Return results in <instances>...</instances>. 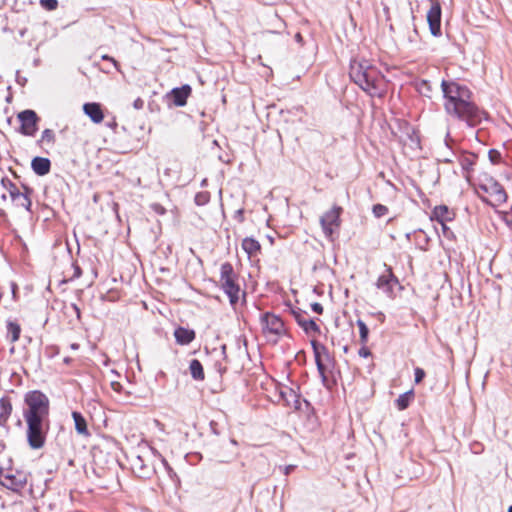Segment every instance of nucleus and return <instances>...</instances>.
Instances as JSON below:
<instances>
[{"label":"nucleus","mask_w":512,"mask_h":512,"mask_svg":"<svg viewBox=\"0 0 512 512\" xmlns=\"http://www.w3.org/2000/svg\"><path fill=\"white\" fill-rule=\"evenodd\" d=\"M441 88L445 98L444 108L448 115L465 121L469 126H476L486 118V112L471 101L472 93L468 87L455 81L442 80Z\"/></svg>","instance_id":"f257e3e1"},{"label":"nucleus","mask_w":512,"mask_h":512,"mask_svg":"<svg viewBox=\"0 0 512 512\" xmlns=\"http://www.w3.org/2000/svg\"><path fill=\"white\" fill-rule=\"evenodd\" d=\"M23 416L27 424V439L33 449L41 448L45 441L44 424L49 416L50 401L39 390L29 391L24 396Z\"/></svg>","instance_id":"f03ea898"},{"label":"nucleus","mask_w":512,"mask_h":512,"mask_svg":"<svg viewBox=\"0 0 512 512\" xmlns=\"http://www.w3.org/2000/svg\"><path fill=\"white\" fill-rule=\"evenodd\" d=\"M349 76L356 85L372 97H382L386 93L387 81L370 60H352Z\"/></svg>","instance_id":"7ed1b4c3"},{"label":"nucleus","mask_w":512,"mask_h":512,"mask_svg":"<svg viewBox=\"0 0 512 512\" xmlns=\"http://www.w3.org/2000/svg\"><path fill=\"white\" fill-rule=\"evenodd\" d=\"M475 190L482 201L493 207H498L507 200V194L503 186L486 173L478 177Z\"/></svg>","instance_id":"20e7f679"},{"label":"nucleus","mask_w":512,"mask_h":512,"mask_svg":"<svg viewBox=\"0 0 512 512\" xmlns=\"http://www.w3.org/2000/svg\"><path fill=\"white\" fill-rule=\"evenodd\" d=\"M260 380V386L263 389L274 390V395H267V399L276 403L281 400L285 402L287 406L298 409L300 407L299 395L289 387H281L277 382L270 378L264 371L262 364L258 365V381Z\"/></svg>","instance_id":"39448f33"},{"label":"nucleus","mask_w":512,"mask_h":512,"mask_svg":"<svg viewBox=\"0 0 512 512\" xmlns=\"http://www.w3.org/2000/svg\"><path fill=\"white\" fill-rule=\"evenodd\" d=\"M261 326L266 341L272 344L277 343L279 338L286 333L282 319L274 314L266 313L261 318Z\"/></svg>","instance_id":"423d86ee"},{"label":"nucleus","mask_w":512,"mask_h":512,"mask_svg":"<svg viewBox=\"0 0 512 512\" xmlns=\"http://www.w3.org/2000/svg\"><path fill=\"white\" fill-rule=\"evenodd\" d=\"M342 208L333 206V208L323 214L320 218V224L326 237L331 238L334 230L340 226V215Z\"/></svg>","instance_id":"0eeeda50"},{"label":"nucleus","mask_w":512,"mask_h":512,"mask_svg":"<svg viewBox=\"0 0 512 512\" xmlns=\"http://www.w3.org/2000/svg\"><path fill=\"white\" fill-rule=\"evenodd\" d=\"M221 282L230 302L234 304L239 299L240 289L238 285L234 283L232 267L229 264H224L221 267Z\"/></svg>","instance_id":"6e6552de"},{"label":"nucleus","mask_w":512,"mask_h":512,"mask_svg":"<svg viewBox=\"0 0 512 512\" xmlns=\"http://www.w3.org/2000/svg\"><path fill=\"white\" fill-rule=\"evenodd\" d=\"M0 482L8 489L19 491L26 485L27 476L23 472L9 470L0 474Z\"/></svg>","instance_id":"1a4fd4ad"},{"label":"nucleus","mask_w":512,"mask_h":512,"mask_svg":"<svg viewBox=\"0 0 512 512\" xmlns=\"http://www.w3.org/2000/svg\"><path fill=\"white\" fill-rule=\"evenodd\" d=\"M385 271L382 273L377 281L376 287L382 290L388 297H393L394 286L399 284L398 278L394 275L392 268L384 264Z\"/></svg>","instance_id":"9d476101"},{"label":"nucleus","mask_w":512,"mask_h":512,"mask_svg":"<svg viewBox=\"0 0 512 512\" xmlns=\"http://www.w3.org/2000/svg\"><path fill=\"white\" fill-rule=\"evenodd\" d=\"M431 7L427 13V21L433 36L441 35V5L438 0H429Z\"/></svg>","instance_id":"9b49d317"},{"label":"nucleus","mask_w":512,"mask_h":512,"mask_svg":"<svg viewBox=\"0 0 512 512\" xmlns=\"http://www.w3.org/2000/svg\"><path fill=\"white\" fill-rule=\"evenodd\" d=\"M21 122V132L24 135L32 136L37 130L38 117L33 110H25L18 114Z\"/></svg>","instance_id":"f8f14e48"},{"label":"nucleus","mask_w":512,"mask_h":512,"mask_svg":"<svg viewBox=\"0 0 512 512\" xmlns=\"http://www.w3.org/2000/svg\"><path fill=\"white\" fill-rule=\"evenodd\" d=\"M315 357V362L317 366V370L322 378L323 381H326V367L323 364L322 357L325 356L328 358V352L324 345L319 344L317 341L311 342Z\"/></svg>","instance_id":"ddd939ff"},{"label":"nucleus","mask_w":512,"mask_h":512,"mask_svg":"<svg viewBox=\"0 0 512 512\" xmlns=\"http://www.w3.org/2000/svg\"><path fill=\"white\" fill-rule=\"evenodd\" d=\"M83 111L85 115H87L91 121L96 124L101 123L104 119V114L99 103H85L83 105Z\"/></svg>","instance_id":"4468645a"},{"label":"nucleus","mask_w":512,"mask_h":512,"mask_svg":"<svg viewBox=\"0 0 512 512\" xmlns=\"http://www.w3.org/2000/svg\"><path fill=\"white\" fill-rule=\"evenodd\" d=\"M453 217L454 213L447 206L440 205L433 209L431 220H436L439 224H443V222L451 221Z\"/></svg>","instance_id":"2eb2a0df"},{"label":"nucleus","mask_w":512,"mask_h":512,"mask_svg":"<svg viewBox=\"0 0 512 512\" xmlns=\"http://www.w3.org/2000/svg\"><path fill=\"white\" fill-rule=\"evenodd\" d=\"M174 336L178 344L186 345L193 341L195 332L184 327H178L174 332Z\"/></svg>","instance_id":"dca6fc26"},{"label":"nucleus","mask_w":512,"mask_h":512,"mask_svg":"<svg viewBox=\"0 0 512 512\" xmlns=\"http://www.w3.org/2000/svg\"><path fill=\"white\" fill-rule=\"evenodd\" d=\"M191 93V87L189 85H183L180 88H175L172 90V95L174 99V103L177 106H184L186 104V100Z\"/></svg>","instance_id":"f3484780"},{"label":"nucleus","mask_w":512,"mask_h":512,"mask_svg":"<svg viewBox=\"0 0 512 512\" xmlns=\"http://www.w3.org/2000/svg\"><path fill=\"white\" fill-rule=\"evenodd\" d=\"M32 168L38 175H46L50 170V161L47 158L36 157L32 160Z\"/></svg>","instance_id":"a211bd4d"},{"label":"nucleus","mask_w":512,"mask_h":512,"mask_svg":"<svg viewBox=\"0 0 512 512\" xmlns=\"http://www.w3.org/2000/svg\"><path fill=\"white\" fill-rule=\"evenodd\" d=\"M256 253V242L253 238H245L241 246V255L245 256L247 260H252Z\"/></svg>","instance_id":"6ab92c4d"},{"label":"nucleus","mask_w":512,"mask_h":512,"mask_svg":"<svg viewBox=\"0 0 512 512\" xmlns=\"http://www.w3.org/2000/svg\"><path fill=\"white\" fill-rule=\"evenodd\" d=\"M296 319H297L298 324L305 330V332H307V333H310V332L319 333L320 332L319 326L313 319L305 318L300 315H297Z\"/></svg>","instance_id":"aec40b11"},{"label":"nucleus","mask_w":512,"mask_h":512,"mask_svg":"<svg viewBox=\"0 0 512 512\" xmlns=\"http://www.w3.org/2000/svg\"><path fill=\"white\" fill-rule=\"evenodd\" d=\"M72 417L75 423V429L77 433L83 436H88L89 431L87 428V422L84 419V417L78 412H73Z\"/></svg>","instance_id":"412c9836"},{"label":"nucleus","mask_w":512,"mask_h":512,"mask_svg":"<svg viewBox=\"0 0 512 512\" xmlns=\"http://www.w3.org/2000/svg\"><path fill=\"white\" fill-rule=\"evenodd\" d=\"M12 412V405L6 398L0 399V423H5Z\"/></svg>","instance_id":"4be33fe9"},{"label":"nucleus","mask_w":512,"mask_h":512,"mask_svg":"<svg viewBox=\"0 0 512 512\" xmlns=\"http://www.w3.org/2000/svg\"><path fill=\"white\" fill-rule=\"evenodd\" d=\"M414 397V393L412 390L405 392L396 399V405L399 410H405Z\"/></svg>","instance_id":"5701e85b"},{"label":"nucleus","mask_w":512,"mask_h":512,"mask_svg":"<svg viewBox=\"0 0 512 512\" xmlns=\"http://www.w3.org/2000/svg\"><path fill=\"white\" fill-rule=\"evenodd\" d=\"M189 368H190V372H191L193 378H195V379H203L204 378L203 368H202L201 363L198 360H196V359L192 360Z\"/></svg>","instance_id":"b1692460"},{"label":"nucleus","mask_w":512,"mask_h":512,"mask_svg":"<svg viewBox=\"0 0 512 512\" xmlns=\"http://www.w3.org/2000/svg\"><path fill=\"white\" fill-rule=\"evenodd\" d=\"M356 323L359 328L360 343L362 345H366V343L368 341L369 329H368L367 325L365 324V322L362 321L361 319H358Z\"/></svg>","instance_id":"393cba45"},{"label":"nucleus","mask_w":512,"mask_h":512,"mask_svg":"<svg viewBox=\"0 0 512 512\" xmlns=\"http://www.w3.org/2000/svg\"><path fill=\"white\" fill-rule=\"evenodd\" d=\"M17 207L29 209L30 200L24 193H16L15 199L12 200Z\"/></svg>","instance_id":"a878e982"},{"label":"nucleus","mask_w":512,"mask_h":512,"mask_svg":"<svg viewBox=\"0 0 512 512\" xmlns=\"http://www.w3.org/2000/svg\"><path fill=\"white\" fill-rule=\"evenodd\" d=\"M417 91L423 96L431 97V83L428 80H421L419 83H417Z\"/></svg>","instance_id":"bb28decb"},{"label":"nucleus","mask_w":512,"mask_h":512,"mask_svg":"<svg viewBox=\"0 0 512 512\" xmlns=\"http://www.w3.org/2000/svg\"><path fill=\"white\" fill-rule=\"evenodd\" d=\"M8 333L11 337L12 342H16L20 336V326L14 322H9L7 325Z\"/></svg>","instance_id":"cd10ccee"},{"label":"nucleus","mask_w":512,"mask_h":512,"mask_svg":"<svg viewBox=\"0 0 512 512\" xmlns=\"http://www.w3.org/2000/svg\"><path fill=\"white\" fill-rule=\"evenodd\" d=\"M54 140V133L50 129H46L42 132L41 141L51 143Z\"/></svg>","instance_id":"c85d7f7f"},{"label":"nucleus","mask_w":512,"mask_h":512,"mask_svg":"<svg viewBox=\"0 0 512 512\" xmlns=\"http://www.w3.org/2000/svg\"><path fill=\"white\" fill-rule=\"evenodd\" d=\"M373 212L377 217H382L387 213V208L384 205L377 204L373 207Z\"/></svg>","instance_id":"c756f323"},{"label":"nucleus","mask_w":512,"mask_h":512,"mask_svg":"<svg viewBox=\"0 0 512 512\" xmlns=\"http://www.w3.org/2000/svg\"><path fill=\"white\" fill-rule=\"evenodd\" d=\"M40 3L48 10H54L57 7V0H40Z\"/></svg>","instance_id":"7c9ffc66"},{"label":"nucleus","mask_w":512,"mask_h":512,"mask_svg":"<svg viewBox=\"0 0 512 512\" xmlns=\"http://www.w3.org/2000/svg\"><path fill=\"white\" fill-rule=\"evenodd\" d=\"M425 377V371L422 368H415V382L420 383Z\"/></svg>","instance_id":"2f4dec72"},{"label":"nucleus","mask_w":512,"mask_h":512,"mask_svg":"<svg viewBox=\"0 0 512 512\" xmlns=\"http://www.w3.org/2000/svg\"><path fill=\"white\" fill-rule=\"evenodd\" d=\"M272 17V21H273V25H274V28L276 30L280 29L282 26H283V22L282 20L279 18V16L277 14H272L271 15Z\"/></svg>","instance_id":"473e14b6"},{"label":"nucleus","mask_w":512,"mask_h":512,"mask_svg":"<svg viewBox=\"0 0 512 512\" xmlns=\"http://www.w3.org/2000/svg\"><path fill=\"white\" fill-rule=\"evenodd\" d=\"M489 158L492 163H498L500 159V153L496 150L489 151Z\"/></svg>","instance_id":"72a5a7b5"},{"label":"nucleus","mask_w":512,"mask_h":512,"mask_svg":"<svg viewBox=\"0 0 512 512\" xmlns=\"http://www.w3.org/2000/svg\"><path fill=\"white\" fill-rule=\"evenodd\" d=\"M262 69H263V71L260 72V74L262 77L266 78V81H268L269 77L272 76V70L265 65H262Z\"/></svg>","instance_id":"f704fd0d"},{"label":"nucleus","mask_w":512,"mask_h":512,"mask_svg":"<svg viewBox=\"0 0 512 512\" xmlns=\"http://www.w3.org/2000/svg\"><path fill=\"white\" fill-rule=\"evenodd\" d=\"M311 308L317 314H322L323 313V306L320 303H318V302L312 303L311 304Z\"/></svg>","instance_id":"c9c22d12"},{"label":"nucleus","mask_w":512,"mask_h":512,"mask_svg":"<svg viewBox=\"0 0 512 512\" xmlns=\"http://www.w3.org/2000/svg\"><path fill=\"white\" fill-rule=\"evenodd\" d=\"M472 165L473 162L467 157L461 160V166L464 170H468Z\"/></svg>","instance_id":"e433bc0d"},{"label":"nucleus","mask_w":512,"mask_h":512,"mask_svg":"<svg viewBox=\"0 0 512 512\" xmlns=\"http://www.w3.org/2000/svg\"><path fill=\"white\" fill-rule=\"evenodd\" d=\"M358 354H359V356L366 358V357L370 356L371 352L365 345H363V347L360 348Z\"/></svg>","instance_id":"4c0bfd02"},{"label":"nucleus","mask_w":512,"mask_h":512,"mask_svg":"<svg viewBox=\"0 0 512 512\" xmlns=\"http://www.w3.org/2000/svg\"><path fill=\"white\" fill-rule=\"evenodd\" d=\"M16 193H21V192L16 187L12 186L9 189V196H10L11 200L15 199Z\"/></svg>","instance_id":"58836bf2"},{"label":"nucleus","mask_w":512,"mask_h":512,"mask_svg":"<svg viewBox=\"0 0 512 512\" xmlns=\"http://www.w3.org/2000/svg\"><path fill=\"white\" fill-rule=\"evenodd\" d=\"M261 389H262V391H263V392H262V396H263L267 401H269V400L267 399V395H274V393H275L273 389L266 390V389H263L262 387H261Z\"/></svg>","instance_id":"ea45409f"},{"label":"nucleus","mask_w":512,"mask_h":512,"mask_svg":"<svg viewBox=\"0 0 512 512\" xmlns=\"http://www.w3.org/2000/svg\"><path fill=\"white\" fill-rule=\"evenodd\" d=\"M294 38L298 43H302L303 41L302 35L300 33H296Z\"/></svg>","instance_id":"a19ab883"},{"label":"nucleus","mask_w":512,"mask_h":512,"mask_svg":"<svg viewBox=\"0 0 512 512\" xmlns=\"http://www.w3.org/2000/svg\"><path fill=\"white\" fill-rule=\"evenodd\" d=\"M294 469V466L289 465L285 467V474H289Z\"/></svg>","instance_id":"79ce46f5"},{"label":"nucleus","mask_w":512,"mask_h":512,"mask_svg":"<svg viewBox=\"0 0 512 512\" xmlns=\"http://www.w3.org/2000/svg\"><path fill=\"white\" fill-rule=\"evenodd\" d=\"M440 225L443 229L444 234H446V232L449 230L448 227L446 226V222H443V224H440Z\"/></svg>","instance_id":"37998d69"},{"label":"nucleus","mask_w":512,"mask_h":512,"mask_svg":"<svg viewBox=\"0 0 512 512\" xmlns=\"http://www.w3.org/2000/svg\"><path fill=\"white\" fill-rule=\"evenodd\" d=\"M74 269H75V276L79 277L80 274H81V271H80L79 267L75 266Z\"/></svg>","instance_id":"c03bdc74"},{"label":"nucleus","mask_w":512,"mask_h":512,"mask_svg":"<svg viewBox=\"0 0 512 512\" xmlns=\"http://www.w3.org/2000/svg\"><path fill=\"white\" fill-rule=\"evenodd\" d=\"M266 237H267L269 243L273 244V240H274L273 237L271 235H267Z\"/></svg>","instance_id":"a18cd8bd"},{"label":"nucleus","mask_w":512,"mask_h":512,"mask_svg":"<svg viewBox=\"0 0 512 512\" xmlns=\"http://www.w3.org/2000/svg\"><path fill=\"white\" fill-rule=\"evenodd\" d=\"M160 458H161V462H162L166 467H168V463H167V461H166L163 457H161V456H160Z\"/></svg>","instance_id":"49530a36"},{"label":"nucleus","mask_w":512,"mask_h":512,"mask_svg":"<svg viewBox=\"0 0 512 512\" xmlns=\"http://www.w3.org/2000/svg\"><path fill=\"white\" fill-rule=\"evenodd\" d=\"M443 161L444 162H451L452 160L450 158H448V156H445V158H443Z\"/></svg>","instance_id":"de8ad7c7"},{"label":"nucleus","mask_w":512,"mask_h":512,"mask_svg":"<svg viewBox=\"0 0 512 512\" xmlns=\"http://www.w3.org/2000/svg\"><path fill=\"white\" fill-rule=\"evenodd\" d=\"M508 512H512V505L509 507Z\"/></svg>","instance_id":"09e8293b"},{"label":"nucleus","mask_w":512,"mask_h":512,"mask_svg":"<svg viewBox=\"0 0 512 512\" xmlns=\"http://www.w3.org/2000/svg\"><path fill=\"white\" fill-rule=\"evenodd\" d=\"M509 225H510V227H511V229H512V220L509 222Z\"/></svg>","instance_id":"8fccbe9b"}]
</instances>
